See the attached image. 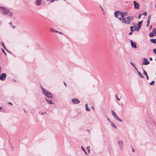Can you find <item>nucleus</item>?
Masks as SVG:
<instances>
[{
    "mask_svg": "<svg viewBox=\"0 0 156 156\" xmlns=\"http://www.w3.org/2000/svg\"><path fill=\"white\" fill-rule=\"evenodd\" d=\"M1 11L2 14L8 16L10 17H12L13 15L12 12H10L9 10L5 7L1 6Z\"/></svg>",
    "mask_w": 156,
    "mask_h": 156,
    "instance_id": "f257e3e1",
    "label": "nucleus"
},
{
    "mask_svg": "<svg viewBox=\"0 0 156 156\" xmlns=\"http://www.w3.org/2000/svg\"><path fill=\"white\" fill-rule=\"evenodd\" d=\"M124 12H121L120 11H117L114 13V15L115 17L118 18L120 21H122L123 19L124 16Z\"/></svg>",
    "mask_w": 156,
    "mask_h": 156,
    "instance_id": "f03ea898",
    "label": "nucleus"
},
{
    "mask_svg": "<svg viewBox=\"0 0 156 156\" xmlns=\"http://www.w3.org/2000/svg\"><path fill=\"white\" fill-rule=\"evenodd\" d=\"M41 87L42 92L45 96L49 98H52L53 96L51 93L44 90L42 87Z\"/></svg>",
    "mask_w": 156,
    "mask_h": 156,
    "instance_id": "7ed1b4c3",
    "label": "nucleus"
},
{
    "mask_svg": "<svg viewBox=\"0 0 156 156\" xmlns=\"http://www.w3.org/2000/svg\"><path fill=\"white\" fill-rule=\"evenodd\" d=\"M6 77V74L5 73H2L0 76V80L4 81L5 80Z\"/></svg>",
    "mask_w": 156,
    "mask_h": 156,
    "instance_id": "20e7f679",
    "label": "nucleus"
},
{
    "mask_svg": "<svg viewBox=\"0 0 156 156\" xmlns=\"http://www.w3.org/2000/svg\"><path fill=\"white\" fill-rule=\"evenodd\" d=\"M127 22V24L131 22V21L133 19V17L132 16H129L126 17Z\"/></svg>",
    "mask_w": 156,
    "mask_h": 156,
    "instance_id": "39448f33",
    "label": "nucleus"
},
{
    "mask_svg": "<svg viewBox=\"0 0 156 156\" xmlns=\"http://www.w3.org/2000/svg\"><path fill=\"white\" fill-rule=\"evenodd\" d=\"M73 103L74 104H78L80 103V101L77 98H75L72 99Z\"/></svg>",
    "mask_w": 156,
    "mask_h": 156,
    "instance_id": "423d86ee",
    "label": "nucleus"
},
{
    "mask_svg": "<svg viewBox=\"0 0 156 156\" xmlns=\"http://www.w3.org/2000/svg\"><path fill=\"white\" fill-rule=\"evenodd\" d=\"M133 3L134 4L135 8L139 9L140 5L138 4V3L135 1H134L133 2Z\"/></svg>",
    "mask_w": 156,
    "mask_h": 156,
    "instance_id": "0eeeda50",
    "label": "nucleus"
},
{
    "mask_svg": "<svg viewBox=\"0 0 156 156\" xmlns=\"http://www.w3.org/2000/svg\"><path fill=\"white\" fill-rule=\"evenodd\" d=\"M144 62L143 63V65H147L150 62L148 61L147 59L145 58H144Z\"/></svg>",
    "mask_w": 156,
    "mask_h": 156,
    "instance_id": "6e6552de",
    "label": "nucleus"
},
{
    "mask_svg": "<svg viewBox=\"0 0 156 156\" xmlns=\"http://www.w3.org/2000/svg\"><path fill=\"white\" fill-rule=\"evenodd\" d=\"M130 42L132 47V48H136L137 47L135 44L131 40H130Z\"/></svg>",
    "mask_w": 156,
    "mask_h": 156,
    "instance_id": "1a4fd4ad",
    "label": "nucleus"
},
{
    "mask_svg": "<svg viewBox=\"0 0 156 156\" xmlns=\"http://www.w3.org/2000/svg\"><path fill=\"white\" fill-rule=\"evenodd\" d=\"M41 3V0H37L36 2V5H40Z\"/></svg>",
    "mask_w": 156,
    "mask_h": 156,
    "instance_id": "9d476101",
    "label": "nucleus"
},
{
    "mask_svg": "<svg viewBox=\"0 0 156 156\" xmlns=\"http://www.w3.org/2000/svg\"><path fill=\"white\" fill-rule=\"evenodd\" d=\"M123 144V143L122 141L120 140V141H119V145L121 150L122 149V148L123 147H122Z\"/></svg>",
    "mask_w": 156,
    "mask_h": 156,
    "instance_id": "9b49d317",
    "label": "nucleus"
},
{
    "mask_svg": "<svg viewBox=\"0 0 156 156\" xmlns=\"http://www.w3.org/2000/svg\"><path fill=\"white\" fill-rule=\"evenodd\" d=\"M142 69L143 71V74L146 76L147 79L148 80L149 79V77L146 72L143 69V68Z\"/></svg>",
    "mask_w": 156,
    "mask_h": 156,
    "instance_id": "f8f14e48",
    "label": "nucleus"
},
{
    "mask_svg": "<svg viewBox=\"0 0 156 156\" xmlns=\"http://www.w3.org/2000/svg\"><path fill=\"white\" fill-rule=\"evenodd\" d=\"M150 41L152 43L156 44V39H151L150 40Z\"/></svg>",
    "mask_w": 156,
    "mask_h": 156,
    "instance_id": "ddd939ff",
    "label": "nucleus"
},
{
    "mask_svg": "<svg viewBox=\"0 0 156 156\" xmlns=\"http://www.w3.org/2000/svg\"><path fill=\"white\" fill-rule=\"evenodd\" d=\"M115 118L117 120H118L121 122H122V120L121 119H120L117 115L116 116H115Z\"/></svg>",
    "mask_w": 156,
    "mask_h": 156,
    "instance_id": "4468645a",
    "label": "nucleus"
},
{
    "mask_svg": "<svg viewBox=\"0 0 156 156\" xmlns=\"http://www.w3.org/2000/svg\"><path fill=\"white\" fill-rule=\"evenodd\" d=\"M122 21V23L127 24V20L126 17L124 19H123Z\"/></svg>",
    "mask_w": 156,
    "mask_h": 156,
    "instance_id": "2eb2a0df",
    "label": "nucleus"
},
{
    "mask_svg": "<svg viewBox=\"0 0 156 156\" xmlns=\"http://www.w3.org/2000/svg\"><path fill=\"white\" fill-rule=\"evenodd\" d=\"M111 126L114 128L115 129L117 128L116 125L114 123L112 122H111Z\"/></svg>",
    "mask_w": 156,
    "mask_h": 156,
    "instance_id": "dca6fc26",
    "label": "nucleus"
},
{
    "mask_svg": "<svg viewBox=\"0 0 156 156\" xmlns=\"http://www.w3.org/2000/svg\"><path fill=\"white\" fill-rule=\"evenodd\" d=\"M137 73H138V74H139V75L140 76V77H141V78H144V76H143L142 75V74L141 73L139 72L137 70Z\"/></svg>",
    "mask_w": 156,
    "mask_h": 156,
    "instance_id": "f3484780",
    "label": "nucleus"
},
{
    "mask_svg": "<svg viewBox=\"0 0 156 156\" xmlns=\"http://www.w3.org/2000/svg\"><path fill=\"white\" fill-rule=\"evenodd\" d=\"M85 106V107H86V110L87 111H90V109L88 107V105H87V104H86Z\"/></svg>",
    "mask_w": 156,
    "mask_h": 156,
    "instance_id": "a211bd4d",
    "label": "nucleus"
},
{
    "mask_svg": "<svg viewBox=\"0 0 156 156\" xmlns=\"http://www.w3.org/2000/svg\"><path fill=\"white\" fill-rule=\"evenodd\" d=\"M45 99L49 103L52 104H53V102L51 100H48L46 98H45Z\"/></svg>",
    "mask_w": 156,
    "mask_h": 156,
    "instance_id": "6ab92c4d",
    "label": "nucleus"
},
{
    "mask_svg": "<svg viewBox=\"0 0 156 156\" xmlns=\"http://www.w3.org/2000/svg\"><path fill=\"white\" fill-rule=\"evenodd\" d=\"M111 111L112 112V115L114 116L115 117V116H116L117 115H116L115 112L112 110H111Z\"/></svg>",
    "mask_w": 156,
    "mask_h": 156,
    "instance_id": "aec40b11",
    "label": "nucleus"
},
{
    "mask_svg": "<svg viewBox=\"0 0 156 156\" xmlns=\"http://www.w3.org/2000/svg\"><path fill=\"white\" fill-rule=\"evenodd\" d=\"M149 36L151 37H154V33H153L151 32L149 34Z\"/></svg>",
    "mask_w": 156,
    "mask_h": 156,
    "instance_id": "412c9836",
    "label": "nucleus"
},
{
    "mask_svg": "<svg viewBox=\"0 0 156 156\" xmlns=\"http://www.w3.org/2000/svg\"><path fill=\"white\" fill-rule=\"evenodd\" d=\"M153 33L155 34V36H156V29L154 28L153 29Z\"/></svg>",
    "mask_w": 156,
    "mask_h": 156,
    "instance_id": "4be33fe9",
    "label": "nucleus"
},
{
    "mask_svg": "<svg viewBox=\"0 0 156 156\" xmlns=\"http://www.w3.org/2000/svg\"><path fill=\"white\" fill-rule=\"evenodd\" d=\"M81 149H82V150L84 152H85V154H87V152L86 151H85V149H84V148L83 147V146H81Z\"/></svg>",
    "mask_w": 156,
    "mask_h": 156,
    "instance_id": "5701e85b",
    "label": "nucleus"
},
{
    "mask_svg": "<svg viewBox=\"0 0 156 156\" xmlns=\"http://www.w3.org/2000/svg\"><path fill=\"white\" fill-rule=\"evenodd\" d=\"M130 63H131V65L134 67V68L136 69V70L137 71V69H136V68L135 67V66H134V64H133V63H132V62H130Z\"/></svg>",
    "mask_w": 156,
    "mask_h": 156,
    "instance_id": "b1692460",
    "label": "nucleus"
},
{
    "mask_svg": "<svg viewBox=\"0 0 156 156\" xmlns=\"http://www.w3.org/2000/svg\"><path fill=\"white\" fill-rule=\"evenodd\" d=\"M10 26H11L13 28H14V29L15 28V26H14V25H13L12 24V23H10Z\"/></svg>",
    "mask_w": 156,
    "mask_h": 156,
    "instance_id": "393cba45",
    "label": "nucleus"
},
{
    "mask_svg": "<svg viewBox=\"0 0 156 156\" xmlns=\"http://www.w3.org/2000/svg\"><path fill=\"white\" fill-rule=\"evenodd\" d=\"M115 97H116V98L117 99L118 101H119V100H120V99L121 98H119L118 97L117 95L116 94H115Z\"/></svg>",
    "mask_w": 156,
    "mask_h": 156,
    "instance_id": "a878e982",
    "label": "nucleus"
},
{
    "mask_svg": "<svg viewBox=\"0 0 156 156\" xmlns=\"http://www.w3.org/2000/svg\"><path fill=\"white\" fill-rule=\"evenodd\" d=\"M133 26H131L130 27V29L131 30V31L133 32Z\"/></svg>",
    "mask_w": 156,
    "mask_h": 156,
    "instance_id": "bb28decb",
    "label": "nucleus"
},
{
    "mask_svg": "<svg viewBox=\"0 0 156 156\" xmlns=\"http://www.w3.org/2000/svg\"><path fill=\"white\" fill-rule=\"evenodd\" d=\"M154 83V81H152L150 83H149V84L151 85H153Z\"/></svg>",
    "mask_w": 156,
    "mask_h": 156,
    "instance_id": "cd10ccee",
    "label": "nucleus"
},
{
    "mask_svg": "<svg viewBox=\"0 0 156 156\" xmlns=\"http://www.w3.org/2000/svg\"><path fill=\"white\" fill-rule=\"evenodd\" d=\"M50 30L51 31H52V32H58V31H57V30H53L52 29H50Z\"/></svg>",
    "mask_w": 156,
    "mask_h": 156,
    "instance_id": "c85d7f7f",
    "label": "nucleus"
},
{
    "mask_svg": "<svg viewBox=\"0 0 156 156\" xmlns=\"http://www.w3.org/2000/svg\"><path fill=\"white\" fill-rule=\"evenodd\" d=\"M1 44L2 45L3 47V48H5V49L6 48H5V46L4 45V43L3 42H1Z\"/></svg>",
    "mask_w": 156,
    "mask_h": 156,
    "instance_id": "c756f323",
    "label": "nucleus"
},
{
    "mask_svg": "<svg viewBox=\"0 0 156 156\" xmlns=\"http://www.w3.org/2000/svg\"><path fill=\"white\" fill-rule=\"evenodd\" d=\"M147 26L148 27V25L149 24V23H150V21L147 20Z\"/></svg>",
    "mask_w": 156,
    "mask_h": 156,
    "instance_id": "7c9ffc66",
    "label": "nucleus"
},
{
    "mask_svg": "<svg viewBox=\"0 0 156 156\" xmlns=\"http://www.w3.org/2000/svg\"><path fill=\"white\" fill-rule=\"evenodd\" d=\"M153 51L154 53L155 54H156V49H154L153 50Z\"/></svg>",
    "mask_w": 156,
    "mask_h": 156,
    "instance_id": "2f4dec72",
    "label": "nucleus"
},
{
    "mask_svg": "<svg viewBox=\"0 0 156 156\" xmlns=\"http://www.w3.org/2000/svg\"><path fill=\"white\" fill-rule=\"evenodd\" d=\"M136 27H135V28H134V30H137V31H138V30H139V28H140V27H139V28H137V29H136Z\"/></svg>",
    "mask_w": 156,
    "mask_h": 156,
    "instance_id": "473e14b6",
    "label": "nucleus"
},
{
    "mask_svg": "<svg viewBox=\"0 0 156 156\" xmlns=\"http://www.w3.org/2000/svg\"><path fill=\"white\" fill-rule=\"evenodd\" d=\"M151 17V16H148V19L147 20L150 21Z\"/></svg>",
    "mask_w": 156,
    "mask_h": 156,
    "instance_id": "72a5a7b5",
    "label": "nucleus"
},
{
    "mask_svg": "<svg viewBox=\"0 0 156 156\" xmlns=\"http://www.w3.org/2000/svg\"><path fill=\"white\" fill-rule=\"evenodd\" d=\"M142 15H144L145 16H146L147 15V12H144L143 13Z\"/></svg>",
    "mask_w": 156,
    "mask_h": 156,
    "instance_id": "f704fd0d",
    "label": "nucleus"
},
{
    "mask_svg": "<svg viewBox=\"0 0 156 156\" xmlns=\"http://www.w3.org/2000/svg\"><path fill=\"white\" fill-rule=\"evenodd\" d=\"M87 150H88V152H89L90 151V147H87Z\"/></svg>",
    "mask_w": 156,
    "mask_h": 156,
    "instance_id": "c9c22d12",
    "label": "nucleus"
},
{
    "mask_svg": "<svg viewBox=\"0 0 156 156\" xmlns=\"http://www.w3.org/2000/svg\"><path fill=\"white\" fill-rule=\"evenodd\" d=\"M142 22H143V21H142L141 22H138V25L139 24H141L142 23Z\"/></svg>",
    "mask_w": 156,
    "mask_h": 156,
    "instance_id": "e433bc0d",
    "label": "nucleus"
},
{
    "mask_svg": "<svg viewBox=\"0 0 156 156\" xmlns=\"http://www.w3.org/2000/svg\"><path fill=\"white\" fill-rule=\"evenodd\" d=\"M142 15V14H140V15L139 16H138V18L139 19H140L141 17V16Z\"/></svg>",
    "mask_w": 156,
    "mask_h": 156,
    "instance_id": "4c0bfd02",
    "label": "nucleus"
},
{
    "mask_svg": "<svg viewBox=\"0 0 156 156\" xmlns=\"http://www.w3.org/2000/svg\"><path fill=\"white\" fill-rule=\"evenodd\" d=\"M107 119L108 121L109 122H112L109 119V118H107Z\"/></svg>",
    "mask_w": 156,
    "mask_h": 156,
    "instance_id": "58836bf2",
    "label": "nucleus"
},
{
    "mask_svg": "<svg viewBox=\"0 0 156 156\" xmlns=\"http://www.w3.org/2000/svg\"><path fill=\"white\" fill-rule=\"evenodd\" d=\"M132 151L133 152H135V150L132 147Z\"/></svg>",
    "mask_w": 156,
    "mask_h": 156,
    "instance_id": "ea45409f",
    "label": "nucleus"
},
{
    "mask_svg": "<svg viewBox=\"0 0 156 156\" xmlns=\"http://www.w3.org/2000/svg\"><path fill=\"white\" fill-rule=\"evenodd\" d=\"M150 59V61H152V58L151 57H150V59Z\"/></svg>",
    "mask_w": 156,
    "mask_h": 156,
    "instance_id": "a19ab883",
    "label": "nucleus"
},
{
    "mask_svg": "<svg viewBox=\"0 0 156 156\" xmlns=\"http://www.w3.org/2000/svg\"><path fill=\"white\" fill-rule=\"evenodd\" d=\"M132 32H132L131 31V32H130L129 33V34L130 35H131L132 34Z\"/></svg>",
    "mask_w": 156,
    "mask_h": 156,
    "instance_id": "79ce46f5",
    "label": "nucleus"
},
{
    "mask_svg": "<svg viewBox=\"0 0 156 156\" xmlns=\"http://www.w3.org/2000/svg\"><path fill=\"white\" fill-rule=\"evenodd\" d=\"M100 6L101 7V9L103 11H104V10H103V8H102V7H101V5H100Z\"/></svg>",
    "mask_w": 156,
    "mask_h": 156,
    "instance_id": "37998d69",
    "label": "nucleus"
},
{
    "mask_svg": "<svg viewBox=\"0 0 156 156\" xmlns=\"http://www.w3.org/2000/svg\"><path fill=\"white\" fill-rule=\"evenodd\" d=\"M1 72V67L0 66V73Z\"/></svg>",
    "mask_w": 156,
    "mask_h": 156,
    "instance_id": "c03bdc74",
    "label": "nucleus"
},
{
    "mask_svg": "<svg viewBox=\"0 0 156 156\" xmlns=\"http://www.w3.org/2000/svg\"><path fill=\"white\" fill-rule=\"evenodd\" d=\"M57 32V33H58L59 34H62V33L61 32H60L58 31V32Z\"/></svg>",
    "mask_w": 156,
    "mask_h": 156,
    "instance_id": "a18cd8bd",
    "label": "nucleus"
},
{
    "mask_svg": "<svg viewBox=\"0 0 156 156\" xmlns=\"http://www.w3.org/2000/svg\"><path fill=\"white\" fill-rule=\"evenodd\" d=\"M8 104H10L11 105H12V104L11 102H8Z\"/></svg>",
    "mask_w": 156,
    "mask_h": 156,
    "instance_id": "49530a36",
    "label": "nucleus"
},
{
    "mask_svg": "<svg viewBox=\"0 0 156 156\" xmlns=\"http://www.w3.org/2000/svg\"><path fill=\"white\" fill-rule=\"evenodd\" d=\"M46 1L47 2H48L49 1H50V0H46Z\"/></svg>",
    "mask_w": 156,
    "mask_h": 156,
    "instance_id": "de8ad7c7",
    "label": "nucleus"
},
{
    "mask_svg": "<svg viewBox=\"0 0 156 156\" xmlns=\"http://www.w3.org/2000/svg\"><path fill=\"white\" fill-rule=\"evenodd\" d=\"M64 83V85H66V84L65 82Z\"/></svg>",
    "mask_w": 156,
    "mask_h": 156,
    "instance_id": "09e8293b",
    "label": "nucleus"
},
{
    "mask_svg": "<svg viewBox=\"0 0 156 156\" xmlns=\"http://www.w3.org/2000/svg\"><path fill=\"white\" fill-rule=\"evenodd\" d=\"M2 108V107H0V111L1 110V109Z\"/></svg>",
    "mask_w": 156,
    "mask_h": 156,
    "instance_id": "8fccbe9b",
    "label": "nucleus"
},
{
    "mask_svg": "<svg viewBox=\"0 0 156 156\" xmlns=\"http://www.w3.org/2000/svg\"><path fill=\"white\" fill-rule=\"evenodd\" d=\"M2 51H3V52L4 53L5 52L4 51L3 49H2Z\"/></svg>",
    "mask_w": 156,
    "mask_h": 156,
    "instance_id": "3c124183",
    "label": "nucleus"
},
{
    "mask_svg": "<svg viewBox=\"0 0 156 156\" xmlns=\"http://www.w3.org/2000/svg\"><path fill=\"white\" fill-rule=\"evenodd\" d=\"M4 53H5V55H6V54L5 52H4Z\"/></svg>",
    "mask_w": 156,
    "mask_h": 156,
    "instance_id": "603ef678",
    "label": "nucleus"
},
{
    "mask_svg": "<svg viewBox=\"0 0 156 156\" xmlns=\"http://www.w3.org/2000/svg\"><path fill=\"white\" fill-rule=\"evenodd\" d=\"M91 108H94V107H91Z\"/></svg>",
    "mask_w": 156,
    "mask_h": 156,
    "instance_id": "864d4df0",
    "label": "nucleus"
},
{
    "mask_svg": "<svg viewBox=\"0 0 156 156\" xmlns=\"http://www.w3.org/2000/svg\"><path fill=\"white\" fill-rule=\"evenodd\" d=\"M42 115H43V113H42Z\"/></svg>",
    "mask_w": 156,
    "mask_h": 156,
    "instance_id": "5fc2aeb1",
    "label": "nucleus"
},
{
    "mask_svg": "<svg viewBox=\"0 0 156 156\" xmlns=\"http://www.w3.org/2000/svg\"><path fill=\"white\" fill-rule=\"evenodd\" d=\"M155 61H156V58H155Z\"/></svg>",
    "mask_w": 156,
    "mask_h": 156,
    "instance_id": "6e6d98bb",
    "label": "nucleus"
},
{
    "mask_svg": "<svg viewBox=\"0 0 156 156\" xmlns=\"http://www.w3.org/2000/svg\"><path fill=\"white\" fill-rule=\"evenodd\" d=\"M155 75H156V73Z\"/></svg>",
    "mask_w": 156,
    "mask_h": 156,
    "instance_id": "4d7b16f0",
    "label": "nucleus"
},
{
    "mask_svg": "<svg viewBox=\"0 0 156 156\" xmlns=\"http://www.w3.org/2000/svg\"><path fill=\"white\" fill-rule=\"evenodd\" d=\"M155 79H156V78H155Z\"/></svg>",
    "mask_w": 156,
    "mask_h": 156,
    "instance_id": "13d9d810",
    "label": "nucleus"
}]
</instances>
